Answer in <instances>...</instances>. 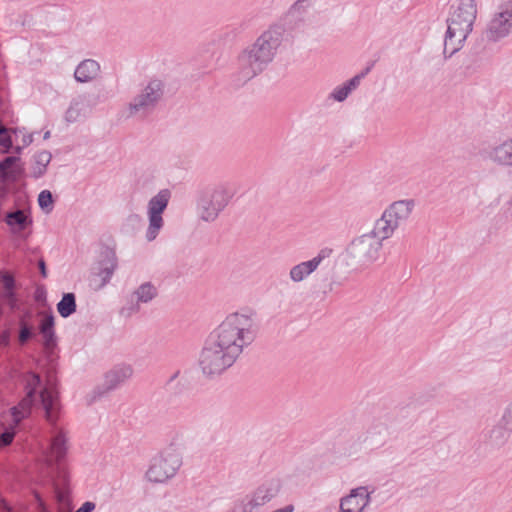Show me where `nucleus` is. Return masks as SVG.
I'll return each mask as SVG.
<instances>
[{"label": "nucleus", "mask_w": 512, "mask_h": 512, "mask_svg": "<svg viewBox=\"0 0 512 512\" xmlns=\"http://www.w3.org/2000/svg\"><path fill=\"white\" fill-rule=\"evenodd\" d=\"M24 381L26 395L17 406L11 408L13 423L18 425L30 414L32 406L37 401L40 402L50 425L48 444L43 449L44 460L54 474L53 488L57 502L64 508L70 509L69 477L63 466L69 451V438L68 432L57 424L61 406L55 383L49 376L46 385L42 387L40 376L32 372L26 374Z\"/></svg>", "instance_id": "1"}, {"label": "nucleus", "mask_w": 512, "mask_h": 512, "mask_svg": "<svg viewBox=\"0 0 512 512\" xmlns=\"http://www.w3.org/2000/svg\"><path fill=\"white\" fill-rule=\"evenodd\" d=\"M254 313H232L209 335L199 356L204 375L212 377L231 367L244 347L250 345L257 334Z\"/></svg>", "instance_id": "2"}, {"label": "nucleus", "mask_w": 512, "mask_h": 512, "mask_svg": "<svg viewBox=\"0 0 512 512\" xmlns=\"http://www.w3.org/2000/svg\"><path fill=\"white\" fill-rule=\"evenodd\" d=\"M281 38L282 32L279 28H270L242 50L237 59L236 76L239 83H246L266 69L276 54Z\"/></svg>", "instance_id": "3"}, {"label": "nucleus", "mask_w": 512, "mask_h": 512, "mask_svg": "<svg viewBox=\"0 0 512 512\" xmlns=\"http://www.w3.org/2000/svg\"><path fill=\"white\" fill-rule=\"evenodd\" d=\"M477 15V5L474 0H459L453 6L447 18V31L444 38L443 53L451 57L459 51L472 31Z\"/></svg>", "instance_id": "4"}, {"label": "nucleus", "mask_w": 512, "mask_h": 512, "mask_svg": "<svg viewBox=\"0 0 512 512\" xmlns=\"http://www.w3.org/2000/svg\"><path fill=\"white\" fill-rule=\"evenodd\" d=\"M181 465V445L173 440L157 456L153 457L146 471V478L152 483H163L174 477Z\"/></svg>", "instance_id": "5"}, {"label": "nucleus", "mask_w": 512, "mask_h": 512, "mask_svg": "<svg viewBox=\"0 0 512 512\" xmlns=\"http://www.w3.org/2000/svg\"><path fill=\"white\" fill-rule=\"evenodd\" d=\"M164 95V83L159 79H151L141 86L127 104L128 117L145 118L158 106Z\"/></svg>", "instance_id": "6"}, {"label": "nucleus", "mask_w": 512, "mask_h": 512, "mask_svg": "<svg viewBox=\"0 0 512 512\" xmlns=\"http://www.w3.org/2000/svg\"><path fill=\"white\" fill-rule=\"evenodd\" d=\"M415 208L413 199L398 200L391 203L375 221L376 230L388 239L394 232L408 221Z\"/></svg>", "instance_id": "7"}, {"label": "nucleus", "mask_w": 512, "mask_h": 512, "mask_svg": "<svg viewBox=\"0 0 512 512\" xmlns=\"http://www.w3.org/2000/svg\"><path fill=\"white\" fill-rule=\"evenodd\" d=\"M388 239L381 236L374 225L373 229L355 238L348 246V253L356 262L369 265L380 257L383 241Z\"/></svg>", "instance_id": "8"}, {"label": "nucleus", "mask_w": 512, "mask_h": 512, "mask_svg": "<svg viewBox=\"0 0 512 512\" xmlns=\"http://www.w3.org/2000/svg\"><path fill=\"white\" fill-rule=\"evenodd\" d=\"M171 198L169 189H161L147 203L148 226L145 238L151 242L157 238L160 231L164 227L163 213L167 209Z\"/></svg>", "instance_id": "9"}, {"label": "nucleus", "mask_w": 512, "mask_h": 512, "mask_svg": "<svg viewBox=\"0 0 512 512\" xmlns=\"http://www.w3.org/2000/svg\"><path fill=\"white\" fill-rule=\"evenodd\" d=\"M512 33V0H507L498 7L484 31L490 42H498Z\"/></svg>", "instance_id": "10"}, {"label": "nucleus", "mask_w": 512, "mask_h": 512, "mask_svg": "<svg viewBox=\"0 0 512 512\" xmlns=\"http://www.w3.org/2000/svg\"><path fill=\"white\" fill-rule=\"evenodd\" d=\"M158 295V290L151 282L142 283L130 296L126 305H124L120 314L124 317H130L139 312L140 304L151 302Z\"/></svg>", "instance_id": "11"}, {"label": "nucleus", "mask_w": 512, "mask_h": 512, "mask_svg": "<svg viewBox=\"0 0 512 512\" xmlns=\"http://www.w3.org/2000/svg\"><path fill=\"white\" fill-rule=\"evenodd\" d=\"M370 501L367 487L352 489L349 495L341 499L339 512H363Z\"/></svg>", "instance_id": "12"}, {"label": "nucleus", "mask_w": 512, "mask_h": 512, "mask_svg": "<svg viewBox=\"0 0 512 512\" xmlns=\"http://www.w3.org/2000/svg\"><path fill=\"white\" fill-rule=\"evenodd\" d=\"M332 250L322 249L315 257L311 260L301 262L290 269L289 277L295 282H301L311 275L321 264V262L329 257Z\"/></svg>", "instance_id": "13"}, {"label": "nucleus", "mask_w": 512, "mask_h": 512, "mask_svg": "<svg viewBox=\"0 0 512 512\" xmlns=\"http://www.w3.org/2000/svg\"><path fill=\"white\" fill-rule=\"evenodd\" d=\"M512 432V411L508 408L499 421L489 430L487 441L491 446L503 445Z\"/></svg>", "instance_id": "14"}, {"label": "nucleus", "mask_w": 512, "mask_h": 512, "mask_svg": "<svg viewBox=\"0 0 512 512\" xmlns=\"http://www.w3.org/2000/svg\"><path fill=\"white\" fill-rule=\"evenodd\" d=\"M197 209L200 219L205 222H214L224 210L206 190L201 191L198 197Z\"/></svg>", "instance_id": "15"}, {"label": "nucleus", "mask_w": 512, "mask_h": 512, "mask_svg": "<svg viewBox=\"0 0 512 512\" xmlns=\"http://www.w3.org/2000/svg\"><path fill=\"white\" fill-rule=\"evenodd\" d=\"M197 209L200 219L205 222H214L224 210L206 190L201 191L198 197Z\"/></svg>", "instance_id": "16"}, {"label": "nucleus", "mask_w": 512, "mask_h": 512, "mask_svg": "<svg viewBox=\"0 0 512 512\" xmlns=\"http://www.w3.org/2000/svg\"><path fill=\"white\" fill-rule=\"evenodd\" d=\"M4 221L10 227V230L13 234L22 238L27 237L24 232L28 227L32 225V218L30 214L21 209L7 212Z\"/></svg>", "instance_id": "17"}, {"label": "nucleus", "mask_w": 512, "mask_h": 512, "mask_svg": "<svg viewBox=\"0 0 512 512\" xmlns=\"http://www.w3.org/2000/svg\"><path fill=\"white\" fill-rule=\"evenodd\" d=\"M2 287L0 288V304L7 305L11 311L19 308V298L15 292L16 282L9 273L1 275Z\"/></svg>", "instance_id": "18"}, {"label": "nucleus", "mask_w": 512, "mask_h": 512, "mask_svg": "<svg viewBox=\"0 0 512 512\" xmlns=\"http://www.w3.org/2000/svg\"><path fill=\"white\" fill-rule=\"evenodd\" d=\"M91 112L90 101L86 95L74 97L67 110L64 119L68 124L75 123L81 118L86 117Z\"/></svg>", "instance_id": "19"}, {"label": "nucleus", "mask_w": 512, "mask_h": 512, "mask_svg": "<svg viewBox=\"0 0 512 512\" xmlns=\"http://www.w3.org/2000/svg\"><path fill=\"white\" fill-rule=\"evenodd\" d=\"M133 374V370L129 365H116L109 370L104 377L105 392L111 391L122 385Z\"/></svg>", "instance_id": "20"}, {"label": "nucleus", "mask_w": 512, "mask_h": 512, "mask_svg": "<svg viewBox=\"0 0 512 512\" xmlns=\"http://www.w3.org/2000/svg\"><path fill=\"white\" fill-rule=\"evenodd\" d=\"M389 438V431L385 424L378 423L370 427L362 437V443L369 449L382 447Z\"/></svg>", "instance_id": "21"}, {"label": "nucleus", "mask_w": 512, "mask_h": 512, "mask_svg": "<svg viewBox=\"0 0 512 512\" xmlns=\"http://www.w3.org/2000/svg\"><path fill=\"white\" fill-rule=\"evenodd\" d=\"M280 491V482L272 480L261 485L249 500L251 508L259 507L271 501Z\"/></svg>", "instance_id": "22"}, {"label": "nucleus", "mask_w": 512, "mask_h": 512, "mask_svg": "<svg viewBox=\"0 0 512 512\" xmlns=\"http://www.w3.org/2000/svg\"><path fill=\"white\" fill-rule=\"evenodd\" d=\"M213 198L221 205L222 208H226L232 198L236 194L235 186L230 182L218 183L212 187L205 189Z\"/></svg>", "instance_id": "23"}, {"label": "nucleus", "mask_w": 512, "mask_h": 512, "mask_svg": "<svg viewBox=\"0 0 512 512\" xmlns=\"http://www.w3.org/2000/svg\"><path fill=\"white\" fill-rule=\"evenodd\" d=\"M54 326L55 319L51 313L45 315L39 325V332L43 337V346L47 351H52L57 345Z\"/></svg>", "instance_id": "24"}, {"label": "nucleus", "mask_w": 512, "mask_h": 512, "mask_svg": "<svg viewBox=\"0 0 512 512\" xmlns=\"http://www.w3.org/2000/svg\"><path fill=\"white\" fill-rule=\"evenodd\" d=\"M370 67H367L361 73L355 75L350 80L345 82L342 86L336 87L330 94V98L337 102H343L347 99L349 94L354 91L361 83V80L369 73Z\"/></svg>", "instance_id": "25"}, {"label": "nucleus", "mask_w": 512, "mask_h": 512, "mask_svg": "<svg viewBox=\"0 0 512 512\" xmlns=\"http://www.w3.org/2000/svg\"><path fill=\"white\" fill-rule=\"evenodd\" d=\"M100 72V65L93 59L83 60L75 69L74 78L77 82L86 83L94 80Z\"/></svg>", "instance_id": "26"}, {"label": "nucleus", "mask_w": 512, "mask_h": 512, "mask_svg": "<svg viewBox=\"0 0 512 512\" xmlns=\"http://www.w3.org/2000/svg\"><path fill=\"white\" fill-rule=\"evenodd\" d=\"M489 158L498 165L512 167V138L494 146Z\"/></svg>", "instance_id": "27"}, {"label": "nucleus", "mask_w": 512, "mask_h": 512, "mask_svg": "<svg viewBox=\"0 0 512 512\" xmlns=\"http://www.w3.org/2000/svg\"><path fill=\"white\" fill-rule=\"evenodd\" d=\"M20 160L17 156H8L0 162V180L3 182L16 181L21 174V168L16 165Z\"/></svg>", "instance_id": "28"}, {"label": "nucleus", "mask_w": 512, "mask_h": 512, "mask_svg": "<svg viewBox=\"0 0 512 512\" xmlns=\"http://www.w3.org/2000/svg\"><path fill=\"white\" fill-rule=\"evenodd\" d=\"M52 159V155L49 151H41L34 156V163L32 165V177L38 179L42 177L47 170V166Z\"/></svg>", "instance_id": "29"}, {"label": "nucleus", "mask_w": 512, "mask_h": 512, "mask_svg": "<svg viewBox=\"0 0 512 512\" xmlns=\"http://www.w3.org/2000/svg\"><path fill=\"white\" fill-rule=\"evenodd\" d=\"M76 297L74 293H64L62 299L57 303V311L63 318H68L76 311Z\"/></svg>", "instance_id": "30"}, {"label": "nucleus", "mask_w": 512, "mask_h": 512, "mask_svg": "<svg viewBox=\"0 0 512 512\" xmlns=\"http://www.w3.org/2000/svg\"><path fill=\"white\" fill-rule=\"evenodd\" d=\"M116 266L117 261L115 254L113 252H109L106 261L102 264V267L99 271V276L102 278V285L109 282L114 273V270L116 269Z\"/></svg>", "instance_id": "31"}, {"label": "nucleus", "mask_w": 512, "mask_h": 512, "mask_svg": "<svg viewBox=\"0 0 512 512\" xmlns=\"http://www.w3.org/2000/svg\"><path fill=\"white\" fill-rule=\"evenodd\" d=\"M35 336L34 326L33 324L26 321L25 316H23L19 321V334L18 341L21 345L26 344L30 339Z\"/></svg>", "instance_id": "32"}, {"label": "nucleus", "mask_w": 512, "mask_h": 512, "mask_svg": "<svg viewBox=\"0 0 512 512\" xmlns=\"http://www.w3.org/2000/svg\"><path fill=\"white\" fill-rule=\"evenodd\" d=\"M38 204L43 209L49 212L53 206V196L49 190H43L38 195Z\"/></svg>", "instance_id": "33"}, {"label": "nucleus", "mask_w": 512, "mask_h": 512, "mask_svg": "<svg viewBox=\"0 0 512 512\" xmlns=\"http://www.w3.org/2000/svg\"><path fill=\"white\" fill-rule=\"evenodd\" d=\"M15 437V431L13 428H6L2 433H0V447L8 446L12 443Z\"/></svg>", "instance_id": "34"}, {"label": "nucleus", "mask_w": 512, "mask_h": 512, "mask_svg": "<svg viewBox=\"0 0 512 512\" xmlns=\"http://www.w3.org/2000/svg\"><path fill=\"white\" fill-rule=\"evenodd\" d=\"M315 0H296V2L291 6V13H300L305 11L308 7L312 5Z\"/></svg>", "instance_id": "35"}, {"label": "nucleus", "mask_w": 512, "mask_h": 512, "mask_svg": "<svg viewBox=\"0 0 512 512\" xmlns=\"http://www.w3.org/2000/svg\"><path fill=\"white\" fill-rule=\"evenodd\" d=\"M0 146L4 148V153H8L13 146L12 139L9 135L0 138Z\"/></svg>", "instance_id": "36"}, {"label": "nucleus", "mask_w": 512, "mask_h": 512, "mask_svg": "<svg viewBox=\"0 0 512 512\" xmlns=\"http://www.w3.org/2000/svg\"><path fill=\"white\" fill-rule=\"evenodd\" d=\"M10 330L6 329L0 333V346L7 347L10 344Z\"/></svg>", "instance_id": "37"}, {"label": "nucleus", "mask_w": 512, "mask_h": 512, "mask_svg": "<svg viewBox=\"0 0 512 512\" xmlns=\"http://www.w3.org/2000/svg\"><path fill=\"white\" fill-rule=\"evenodd\" d=\"M95 507H96L95 503H93L91 501H86L75 512H92L95 509Z\"/></svg>", "instance_id": "38"}, {"label": "nucleus", "mask_w": 512, "mask_h": 512, "mask_svg": "<svg viewBox=\"0 0 512 512\" xmlns=\"http://www.w3.org/2000/svg\"><path fill=\"white\" fill-rule=\"evenodd\" d=\"M35 299L38 302L45 301L46 300V293L43 288H38L35 293Z\"/></svg>", "instance_id": "39"}, {"label": "nucleus", "mask_w": 512, "mask_h": 512, "mask_svg": "<svg viewBox=\"0 0 512 512\" xmlns=\"http://www.w3.org/2000/svg\"><path fill=\"white\" fill-rule=\"evenodd\" d=\"M35 498L38 502L39 509L41 512H48L47 507L38 493H35Z\"/></svg>", "instance_id": "40"}, {"label": "nucleus", "mask_w": 512, "mask_h": 512, "mask_svg": "<svg viewBox=\"0 0 512 512\" xmlns=\"http://www.w3.org/2000/svg\"><path fill=\"white\" fill-rule=\"evenodd\" d=\"M38 267H39V270H40V273H41L42 277L46 278L47 277V270H46L45 261L43 259L39 260Z\"/></svg>", "instance_id": "41"}, {"label": "nucleus", "mask_w": 512, "mask_h": 512, "mask_svg": "<svg viewBox=\"0 0 512 512\" xmlns=\"http://www.w3.org/2000/svg\"><path fill=\"white\" fill-rule=\"evenodd\" d=\"M0 512H14L4 499H0Z\"/></svg>", "instance_id": "42"}, {"label": "nucleus", "mask_w": 512, "mask_h": 512, "mask_svg": "<svg viewBox=\"0 0 512 512\" xmlns=\"http://www.w3.org/2000/svg\"><path fill=\"white\" fill-rule=\"evenodd\" d=\"M22 142L24 146L30 145L33 142V136L31 134L24 135Z\"/></svg>", "instance_id": "43"}, {"label": "nucleus", "mask_w": 512, "mask_h": 512, "mask_svg": "<svg viewBox=\"0 0 512 512\" xmlns=\"http://www.w3.org/2000/svg\"><path fill=\"white\" fill-rule=\"evenodd\" d=\"M140 220H141V218H140V216L138 214H131L128 217V221H130V222L138 223V222H140Z\"/></svg>", "instance_id": "44"}, {"label": "nucleus", "mask_w": 512, "mask_h": 512, "mask_svg": "<svg viewBox=\"0 0 512 512\" xmlns=\"http://www.w3.org/2000/svg\"><path fill=\"white\" fill-rule=\"evenodd\" d=\"M8 129L4 127L3 125H0V138L7 136Z\"/></svg>", "instance_id": "45"}, {"label": "nucleus", "mask_w": 512, "mask_h": 512, "mask_svg": "<svg viewBox=\"0 0 512 512\" xmlns=\"http://www.w3.org/2000/svg\"><path fill=\"white\" fill-rule=\"evenodd\" d=\"M486 63H487V61H484L483 59H479L476 61V67L480 68V67L484 66Z\"/></svg>", "instance_id": "46"}, {"label": "nucleus", "mask_w": 512, "mask_h": 512, "mask_svg": "<svg viewBox=\"0 0 512 512\" xmlns=\"http://www.w3.org/2000/svg\"><path fill=\"white\" fill-rule=\"evenodd\" d=\"M43 138H44L45 140L49 139V138H50V131H46V132L44 133Z\"/></svg>", "instance_id": "47"}, {"label": "nucleus", "mask_w": 512, "mask_h": 512, "mask_svg": "<svg viewBox=\"0 0 512 512\" xmlns=\"http://www.w3.org/2000/svg\"><path fill=\"white\" fill-rule=\"evenodd\" d=\"M15 150H16V152H17V153H20V152H21V150H22V148H21L20 146H18V147H16V149H15Z\"/></svg>", "instance_id": "48"}, {"label": "nucleus", "mask_w": 512, "mask_h": 512, "mask_svg": "<svg viewBox=\"0 0 512 512\" xmlns=\"http://www.w3.org/2000/svg\"><path fill=\"white\" fill-rule=\"evenodd\" d=\"M508 409L512 411V405L510 407H508Z\"/></svg>", "instance_id": "49"}]
</instances>
